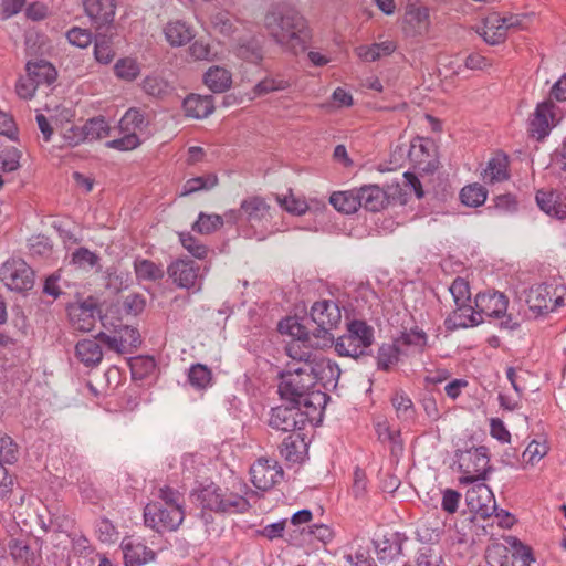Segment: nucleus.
I'll list each match as a JSON object with an SVG mask.
<instances>
[{
  "label": "nucleus",
  "mask_w": 566,
  "mask_h": 566,
  "mask_svg": "<svg viewBox=\"0 0 566 566\" xmlns=\"http://www.w3.org/2000/svg\"><path fill=\"white\" fill-rule=\"evenodd\" d=\"M342 319V312L337 303L329 300L315 302L310 316L300 322L296 317H286L279 323V331L301 342L304 347L313 349L329 348L334 344L332 329Z\"/></svg>",
  "instance_id": "f257e3e1"
},
{
  "label": "nucleus",
  "mask_w": 566,
  "mask_h": 566,
  "mask_svg": "<svg viewBox=\"0 0 566 566\" xmlns=\"http://www.w3.org/2000/svg\"><path fill=\"white\" fill-rule=\"evenodd\" d=\"M281 405L271 409L269 426L283 432L301 431L306 423L317 426L323 420L329 400L326 391H277Z\"/></svg>",
  "instance_id": "f03ea898"
},
{
  "label": "nucleus",
  "mask_w": 566,
  "mask_h": 566,
  "mask_svg": "<svg viewBox=\"0 0 566 566\" xmlns=\"http://www.w3.org/2000/svg\"><path fill=\"white\" fill-rule=\"evenodd\" d=\"M265 27L277 44L297 55L306 51L312 39L307 21L291 8L276 9L265 15Z\"/></svg>",
  "instance_id": "7ed1b4c3"
},
{
  "label": "nucleus",
  "mask_w": 566,
  "mask_h": 566,
  "mask_svg": "<svg viewBox=\"0 0 566 566\" xmlns=\"http://www.w3.org/2000/svg\"><path fill=\"white\" fill-rule=\"evenodd\" d=\"M374 343V328L365 321L353 319L347 324V332L334 339L333 346L339 356L354 359L368 355Z\"/></svg>",
  "instance_id": "20e7f679"
},
{
  "label": "nucleus",
  "mask_w": 566,
  "mask_h": 566,
  "mask_svg": "<svg viewBox=\"0 0 566 566\" xmlns=\"http://www.w3.org/2000/svg\"><path fill=\"white\" fill-rule=\"evenodd\" d=\"M474 304L479 316L500 319L501 329L514 331L520 327L518 319L507 314L509 298L505 294L497 291L480 292Z\"/></svg>",
  "instance_id": "39448f33"
},
{
  "label": "nucleus",
  "mask_w": 566,
  "mask_h": 566,
  "mask_svg": "<svg viewBox=\"0 0 566 566\" xmlns=\"http://www.w3.org/2000/svg\"><path fill=\"white\" fill-rule=\"evenodd\" d=\"M457 463L462 473L459 478L461 484L484 481L491 470L488 448L484 446L459 451Z\"/></svg>",
  "instance_id": "423d86ee"
},
{
  "label": "nucleus",
  "mask_w": 566,
  "mask_h": 566,
  "mask_svg": "<svg viewBox=\"0 0 566 566\" xmlns=\"http://www.w3.org/2000/svg\"><path fill=\"white\" fill-rule=\"evenodd\" d=\"M185 518L184 509L148 503L144 509L145 524L158 533L176 531Z\"/></svg>",
  "instance_id": "0eeeda50"
},
{
  "label": "nucleus",
  "mask_w": 566,
  "mask_h": 566,
  "mask_svg": "<svg viewBox=\"0 0 566 566\" xmlns=\"http://www.w3.org/2000/svg\"><path fill=\"white\" fill-rule=\"evenodd\" d=\"M0 280L8 289L24 292L34 285V272L24 260L11 259L0 268Z\"/></svg>",
  "instance_id": "6e6552de"
},
{
  "label": "nucleus",
  "mask_w": 566,
  "mask_h": 566,
  "mask_svg": "<svg viewBox=\"0 0 566 566\" xmlns=\"http://www.w3.org/2000/svg\"><path fill=\"white\" fill-rule=\"evenodd\" d=\"M168 277L172 283L185 290H201V279L199 264L189 258H179L167 266Z\"/></svg>",
  "instance_id": "1a4fd4ad"
},
{
  "label": "nucleus",
  "mask_w": 566,
  "mask_h": 566,
  "mask_svg": "<svg viewBox=\"0 0 566 566\" xmlns=\"http://www.w3.org/2000/svg\"><path fill=\"white\" fill-rule=\"evenodd\" d=\"M526 303L535 315H544L564 305V296L556 294V289L546 284L532 286L526 295Z\"/></svg>",
  "instance_id": "9d476101"
},
{
  "label": "nucleus",
  "mask_w": 566,
  "mask_h": 566,
  "mask_svg": "<svg viewBox=\"0 0 566 566\" xmlns=\"http://www.w3.org/2000/svg\"><path fill=\"white\" fill-rule=\"evenodd\" d=\"M555 104L546 99L536 105L534 113L528 118V133L533 138L543 140L556 125Z\"/></svg>",
  "instance_id": "9b49d317"
},
{
  "label": "nucleus",
  "mask_w": 566,
  "mask_h": 566,
  "mask_svg": "<svg viewBox=\"0 0 566 566\" xmlns=\"http://www.w3.org/2000/svg\"><path fill=\"white\" fill-rule=\"evenodd\" d=\"M465 502L469 510L482 518H488L496 511L495 497L491 489L480 482L467 491Z\"/></svg>",
  "instance_id": "f8f14e48"
},
{
  "label": "nucleus",
  "mask_w": 566,
  "mask_h": 566,
  "mask_svg": "<svg viewBox=\"0 0 566 566\" xmlns=\"http://www.w3.org/2000/svg\"><path fill=\"white\" fill-rule=\"evenodd\" d=\"M251 481L256 489L266 491L273 488L283 476L277 461L261 458L250 469Z\"/></svg>",
  "instance_id": "ddd939ff"
},
{
  "label": "nucleus",
  "mask_w": 566,
  "mask_h": 566,
  "mask_svg": "<svg viewBox=\"0 0 566 566\" xmlns=\"http://www.w3.org/2000/svg\"><path fill=\"white\" fill-rule=\"evenodd\" d=\"M84 10L96 31L114 30L116 4L114 0H84Z\"/></svg>",
  "instance_id": "4468645a"
},
{
  "label": "nucleus",
  "mask_w": 566,
  "mask_h": 566,
  "mask_svg": "<svg viewBox=\"0 0 566 566\" xmlns=\"http://www.w3.org/2000/svg\"><path fill=\"white\" fill-rule=\"evenodd\" d=\"M66 310L70 323L74 329L80 332L93 329L98 306L92 297L81 303L70 304Z\"/></svg>",
  "instance_id": "2eb2a0df"
},
{
  "label": "nucleus",
  "mask_w": 566,
  "mask_h": 566,
  "mask_svg": "<svg viewBox=\"0 0 566 566\" xmlns=\"http://www.w3.org/2000/svg\"><path fill=\"white\" fill-rule=\"evenodd\" d=\"M535 200L538 208L551 218L566 219V195L562 191L539 189L535 195Z\"/></svg>",
  "instance_id": "dca6fc26"
},
{
  "label": "nucleus",
  "mask_w": 566,
  "mask_h": 566,
  "mask_svg": "<svg viewBox=\"0 0 566 566\" xmlns=\"http://www.w3.org/2000/svg\"><path fill=\"white\" fill-rule=\"evenodd\" d=\"M484 322V318L478 315L475 306L471 303L455 305V308L444 319L446 329L453 332L459 328L478 326Z\"/></svg>",
  "instance_id": "f3484780"
},
{
  "label": "nucleus",
  "mask_w": 566,
  "mask_h": 566,
  "mask_svg": "<svg viewBox=\"0 0 566 566\" xmlns=\"http://www.w3.org/2000/svg\"><path fill=\"white\" fill-rule=\"evenodd\" d=\"M120 546L126 566H140L155 557V553L139 541L125 538Z\"/></svg>",
  "instance_id": "a211bd4d"
},
{
  "label": "nucleus",
  "mask_w": 566,
  "mask_h": 566,
  "mask_svg": "<svg viewBox=\"0 0 566 566\" xmlns=\"http://www.w3.org/2000/svg\"><path fill=\"white\" fill-rule=\"evenodd\" d=\"M166 41L172 46H184L195 38L191 25L182 20H170L164 27Z\"/></svg>",
  "instance_id": "6ab92c4d"
},
{
  "label": "nucleus",
  "mask_w": 566,
  "mask_h": 566,
  "mask_svg": "<svg viewBox=\"0 0 566 566\" xmlns=\"http://www.w3.org/2000/svg\"><path fill=\"white\" fill-rule=\"evenodd\" d=\"M182 108L187 117L206 118L214 111L211 95L190 94L182 102Z\"/></svg>",
  "instance_id": "aec40b11"
},
{
  "label": "nucleus",
  "mask_w": 566,
  "mask_h": 566,
  "mask_svg": "<svg viewBox=\"0 0 566 566\" xmlns=\"http://www.w3.org/2000/svg\"><path fill=\"white\" fill-rule=\"evenodd\" d=\"M359 201L367 211L377 212L384 209L389 200L387 193L377 185H365L358 188Z\"/></svg>",
  "instance_id": "412c9836"
},
{
  "label": "nucleus",
  "mask_w": 566,
  "mask_h": 566,
  "mask_svg": "<svg viewBox=\"0 0 566 566\" xmlns=\"http://www.w3.org/2000/svg\"><path fill=\"white\" fill-rule=\"evenodd\" d=\"M314 377L303 367L281 373V382L277 389H312Z\"/></svg>",
  "instance_id": "4be33fe9"
},
{
  "label": "nucleus",
  "mask_w": 566,
  "mask_h": 566,
  "mask_svg": "<svg viewBox=\"0 0 566 566\" xmlns=\"http://www.w3.org/2000/svg\"><path fill=\"white\" fill-rule=\"evenodd\" d=\"M280 454L286 462L300 463L306 453V443L301 433L287 436L280 444Z\"/></svg>",
  "instance_id": "5701e85b"
},
{
  "label": "nucleus",
  "mask_w": 566,
  "mask_h": 566,
  "mask_svg": "<svg viewBox=\"0 0 566 566\" xmlns=\"http://www.w3.org/2000/svg\"><path fill=\"white\" fill-rule=\"evenodd\" d=\"M358 188L345 191H334L329 196V203L338 211L345 214L355 213L360 207Z\"/></svg>",
  "instance_id": "b1692460"
},
{
  "label": "nucleus",
  "mask_w": 566,
  "mask_h": 566,
  "mask_svg": "<svg viewBox=\"0 0 566 566\" xmlns=\"http://www.w3.org/2000/svg\"><path fill=\"white\" fill-rule=\"evenodd\" d=\"M28 75L38 84L51 85L57 76L55 67L45 60L29 61L25 65Z\"/></svg>",
  "instance_id": "393cba45"
},
{
  "label": "nucleus",
  "mask_w": 566,
  "mask_h": 566,
  "mask_svg": "<svg viewBox=\"0 0 566 566\" xmlns=\"http://www.w3.org/2000/svg\"><path fill=\"white\" fill-rule=\"evenodd\" d=\"M114 31L99 30L96 31L94 38V55L97 62L102 64H108L115 56V50L113 46Z\"/></svg>",
  "instance_id": "a878e982"
},
{
  "label": "nucleus",
  "mask_w": 566,
  "mask_h": 566,
  "mask_svg": "<svg viewBox=\"0 0 566 566\" xmlns=\"http://www.w3.org/2000/svg\"><path fill=\"white\" fill-rule=\"evenodd\" d=\"M75 353L77 358L88 367L98 365L103 358V350L96 337L80 340L75 346Z\"/></svg>",
  "instance_id": "bb28decb"
},
{
  "label": "nucleus",
  "mask_w": 566,
  "mask_h": 566,
  "mask_svg": "<svg viewBox=\"0 0 566 566\" xmlns=\"http://www.w3.org/2000/svg\"><path fill=\"white\" fill-rule=\"evenodd\" d=\"M479 34L490 45L501 44L507 36L505 25L502 24L501 17L496 13L484 19L482 32L479 31Z\"/></svg>",
  "instance_id": "cd10ccee"
},
{
  "label": "nucleus",
  "mask_w": 566,
  "mask_h": 566,
  "mask_svg": "<svg viewBox=\"0 0 566 566\" xmlns=\"http://www.w3.org/2000/svg\"><path fill=\"white\" fill-rule=\"evenodd\" d=\"M397 49L394 41L373 43L371 45H359L355 48L357 56L365 62H375L384 56L391 55Z\"/></svg>",
  "instance_id": "c85d7f7f"
},
{
  "label": "nucleus",
  "mask_w": 566,
  "mask_h": 566,
  "mask_svg": "<svg viewBox=\"0 0 566 566\" xmlns=\"http://www.w3.org/2000/svg\"><path fill=\"white\" fill-rule=\"evenodd\" d=\"M509 158L504 153L495 154L484 169L483 179L491 184L501 182L509 178Z\"/></svg>",
  "instance_id": "c756f323"
},
{
  "label": "nucleus",
  "mask_w": 566,
  "mask_h": 566,
  "mask_svg": "<svg viewBox=\"0 0 566 566\" xmlns=\"http://www.w3.org/2000/svg\"><path fill=\"white\" fill-rule=\"evenodd\" d=\"M133 265L138 281L157 282L165 276L163 266L151 260L136 258Z\"/></svg>",
  "instance_id": "7c9ffc66"
},
{
  "label": "nucleus",
  "mask_w": 566,
  "mask_h": 566,
  "mask_svg": "<svg viewBox=\"0 0 566 566\" xmlns=\"http://www.w3.org/2000/svg\"><path fill=\"white\" fill-rule=\"evenodd\" d=\"M203 81L212 92L222 93L231 86L232 77L228 70L212 66L205 73Z\"/></svg>",
  "instance_id": "2f4dec72"
},
{
  "label": "nucleus",
  "mask_w": 566,
  "mask_h": 566,
  "mask_svg": "<svg viewBox=\"0 0 566 566\" xmlns=\"http://www.w3.org/2000/svg\"><path fill=\"white\" fill-rule=\"evenodd\" d=\"M400 348L402 346L413 347L415 352L422 354L428 347V335L418 326L405 329L401 335L395 339Z\"/></svg>",
  "instance_id": "473e14b6"
},
{
  "label": "nucleus",
  "mask_w": 566,
  "mask_h": 566,
  "mask_svg": "<svg viewBox=\"0 0 566 566\" xmlns=\"http://www.w3.org/2000/svg\"><path fill=\"white\" fill-rule=\"evenodd\" d=\"M429 10L426 7L410 8L407 11L405 23L412 28L413 35H422L429 30Z\"/></svg>",
  "instance_id": "72a5a7b5"
},
{
  "label": "nucleus",
  "mask_w": 566,
  "mask_h": 566,
  "mask_svg": "<svg viewBox=\"0 0 566 566\" xmlns=\"http://www.w3.org/2000/svg\"><path fill=\"white\" fill-rule=\"evenodd\" d=\"M197 501L203 509L220 512L222 503V489L213 483L200 489L196 494Z\"/></svg>",
  "instance_id": "f704fd0d"
},
{
  "label": "nucleus",
  "mask_w": 566,
  "mask_h": 566,
  "mask_svg": "<svg viewBox=\"0 0 566 566\" xmlns=\"http://www.w3.org/2000/svg\"><path fill=\"white\" fill-rule=\"evenodd\" d=\"M241 210L248 221H261L269 213V206L261 197H250L241 202Z\"/></svg>",
  "instance_id": "c9c22d12"
},
{
  "label": "nucleus",
  "mask_w": 566,
  "mask_h": 566,
  "mask_svg": "<svg viewBox=\"0 0 566 566\" xmlns=\"http://www.w3.org/2000/svg\"><path fill=\"white\" fill-rule=\"evenodd\" d=\"M402 354V348L399 347L396 340L392 344H382L379 347L377 354L378 368L382 370H389L399 361V358Z\"/></svg>",
  "instance_id": "e433bc0d"
},
{
  "label": "nucleus",
  "mask_w": 566,
  "mask_h": 566,
  "mask_svg": "<svg viewBox=\"0 0 566 566\" xmlns=\"http://www.w3.org/2000/svg\"><path fill=\"white\" fill-rule=\"evenodd\" d=\"M218 185V176L216 174H207L188 179L181 190V196H189L191 193L210 190Z\"/></svg>",
  "instance_id": "4c0bfd02"
},
{
  "label": "nucleus",
  "mask_w": 566,
  "mask_h": 566,
  "mask_svg": "<svg viewBox=\"0 0 566 566\" xmlns=\"http://www.w3.org/2000/svg\"><path fill=\"white\" fill-rule=\"evenodd\" d=\"M291 81L281 74L270 75L254 86L256 95H264L272 92L285 91L291 87Z\"/></svg>",
  "instance_id": "58836bf2"
},
{
  "label": "nucleus",
  "mask_w": 566,
  "mask_h": 566,
  "mask_svg": "<svg viewBox=\"0 0 566 566\" xmlns=\"http://www.w3.org/2000/svg\"><path fill=\"white\" fill-rule=\"evenodd\" d=\"M86 140H97L109 135L111 127L103 116L90 118L83 125Z\"/></svg>",
  "instance_id": "ea45409f"
},
{
  "label": "nucleus",
  "mask_w": 566,
  "mask_h": 566,
  "mask_svg": "<svg viewBox=\"0 0 566 566\" xmlns=\"http://www.w3.org/2000/svg\"><path fill=\"white\" fill-rule=\"evenodd\" d=\"M488 197L486 189L479 184L468 185L460 192L461 202L468 207L482 206Z\"/></svg>",
  "instance_id": "a19ab883"
},
{
  "label": "nucleus",
  "mask_w": 566,
  "mask_h": 566,
  "mask_svg": "<svg viewBox=\"0 0 566 566\" xmlns=\"http://www.w3.org/2000/svg\"><path fill=\"white\" fill-rule=\"evenodd\" d=\"M188 380L197 389H206L212 385V371L203 364H193L188 371Z\"/></svg>",
  "instance_id": "79ce46f5"
},
{
  "label": "nucleus",
  "mask_w": 566,
  "mask_h": 566,
  "mask_svg": "<svg viewBox=\"0 0 566 566\" xmlns=\"http://www.w3.org/2000/svg\"><path fill=\"white\" fill-rule=\"evenodd\" d=\"M143 91L153 97L163 98L170 92L169 83L159 75H148L142 84Z\"/></svg>",
  "instance_id": "37998d69"
},
{
  "label": "nucleus",
  "mask_w": 566,
  "mask_h": 566,
  "mask_svg": "<svg viewBox=\"0 0 566 566\" xmlns=\"http://www.w3.org/2000/svg\"><path fill=\"white\" fill-rule=\"evenodd\" d=\"M223 226V218L219 214H207L200 212L192 229L202 234H209Z\"/></svg>",
  "instance_id": "c03bdc74"
},
{
  "label": "nucleus",
  "mask_w": 566,
  "mask_h": 566,
  "mask_svg": "<svg viewBox=\"0 0 566 566\" xmlns=\"http://www.w3.org/2000/svg\"><path fill=\"white\" fill-rule=\"evenodd\" d=\"M98 262L99 256L84 247L76 249L71 256V263L83 270L93 269Z\"/></svg>",
  "instance_id": "a18cd8bd"
},
{
  "label": "nucleus",
  "mask_w": 566,
  "mask_h": 566,
  "mask_svg": "<svg viewBox=\"0 0 566 566\" xmlns=\"http://www.w3.org/2000/svg\"><path fill=\"white\" fill-rule=\"evenodd\" d=\"M220 506H222L220 512L241 513L248 510L249 503L243 496L222 490V503Z\"/></svg>",
  "instance_id": "49530a36"
},
{
  "label": "nucleus",
  "mask_w": 566,
  "mask_h": 566,
  "mask_svg": "<svg viewBox=\"0 0 566 566\" xmlns=\"http://www.w3.org/2000/svg\"><path fill=\"white\" fill-rule=\"evenodd\" d=\"M114 72L116 76L122 80L133 81L138 76L140 69L138 63L134 59L124 57L119 59L115 63Z\"/></svg>",
  "instance_id": "de8ad7c7"
},
{
  "label": "nucleus",
  "mask_w": 566,
  "mask_h": 566,
  "mask_svg": "<svg viewBox=\"0 0 566 566\" xmlns=\"http://www.w3.org/2000/svg\"><path fill=\"white\" fill-rule=\"evenodd\" d=\"M145 126L144 114L137 108H129L122 119L119 120V127L123 132L142 130Z\"/></svg>",
  "instance_id": "09e8293b"
},
{
  "label": "nucleus",
  "mask_w": 566,
  "mask_h": 566,
  "mask_svg": "<svg viewBox=\"0 0 566 566\" xmlns=\"http://www.w3.org/2000/svg\"><path fill=\"white\" fill-rule=\"evenodd\" d=\"M453 297L454 305L471 303V292L467 280L463 277H455L449 287Z\"/></svg>",
  "instance_id": "8fccbe9b"
},
{
  "label": "nucleus",
  "mask_w": 566,
  "mask_h": 566,
  "mask_svg": "<svg viewBox=\"0 0 566 566\" xmlns=\"http://www.w3.org/2000/svg\"><path fill=\"white\" fill-rule=\"evenodd\" d=\"M122 344L125 346V353L132 354L142 344L140 334L137 328L125 325L118 329Z\"/></svg>",
  "instance_id": "3c124183"
},
{
  "label": "nucleus",
  "mask_w": 566,
  "mask_h": 566,
  "mask_svg": "<svg viewBox=\"0 0 566 566\" xmlns=\"http://www.w3.org/2000/svg\"><path fill=\"white\" fill-rule=\"evenodd\" d=\"M21 151L15 147H8L0 153V170L15 171L20 167Z\"/></svg>",
  "instance_id": "603ef678"
},
{
  "label": "nucleus",
  "mask_w": 566,
  "mask_h": 566,
  "mask_svg": "<svg viewBox=\"0 0 566 566\" xmlns=\"http://www.w3.org/2000/svg\"><path fill=\"white\" fill-rule=\"evenodd\" d=\"M140 144V139L134 132H126V134L117 139H113L106 143L108 148H113L120 151L133 150Z\"/></svg>",
  "instance_id": "864d4df0"
},
{
  "label": "nucleus",
  "mask_w": 566,
  "mask_h": 566,
  "mask_svg": "<svg viewBox=\"0 0 566 566\" xmlns=\"http://www.w3.org/2000/svg\"><path fill=\"white\" fill-rule=\"evenodd\" d=\"M394 408L397 411V416L403 419H410L413 416V403L410 397L396 392L391 398Z\"/></svg>",
  "instance_id": "5fc2aeb1"
},
{
  "label": "nucleus",
  "mask_w": 566,
  "mask_h": 566,
  "mask_svg": "<svg viewBox=\"0 0 566 566\" xmlns=\"http://www.w3.org/2000/svg\"><path fill=\"white\" fill-rule=\"evenodd\" d=\"M238 56L248 62L256 64L263 59V51L258 42L250 41L238 48Z\"/></svg>",
  "instance_id": "6e6d98bb"
},
{
  "label": "nucleus",
  "mask_w": 566,
  "mask_h": 566,
  "mask_svg": "<svg viewBox=\"0 0 566 566\" xmlns=\"http://www.w3.org/2000/svg\"><path fill=\"white\" fill-rule=\"evenodd\" d=\"M66 39L72 45L81 49L87 48L93 41L92 33L88 30L77 27L70 29L66 32Z\"/></svg>",
  "instance_id": "4d7b16f0"
},
{
  "label": "nucleus",
  "mask_w": 566,
  "mask_h": 566,
  "mask_svg": "<svg viewBox=\"0 0 566 566\" xmlns=\"http://www.w3.org/2000/svg\"><path fill=\"white\" fill-rule=\"evenodd\" d=\"M17 460V444L8 437H0V462L11 464Z\"/></svg>",
  "instance_id": "13d9d810"
},
{
  "label": "nucleus",
  "mask_w": 566,
  "mask_h": 566,
  "mask_svg": "<svg viewBox=\"0 0 566 566\" xmlns=\"http://www.w3.org/2000/svg\"><path fill=\"white\" fill-rule=\"evenodd\" d=\"M180 241L182 247L197 259H205L208 253L206 245L201 244L191 234H181Z\"/></svg>",
  "instance_id": "bf43d9fd"
},
{
  "label": "nucleus",
  "mask_w": 566,
  "mask_h": 566,
  "mask_svg": "<svg viewBox=\"0 0 566 566\" xmlns=\"http://www.w3.org/2000/svg\"><path fill=\"white\" fill-rule=\"evenodd\" d=\"M533 560L531 548L515 541L512 553V566H530Z\"/></svg>",
  "instance_id": "052dcab7"
},
{
  "label": "nucleus",
  "mask_w": 566,
  "mask_h": 566,
  "mask_svg": "<svg viewBox=\"0 0 566 566\" xmlns=\"http://www.w3.org/2000/svg\"><path fill=\"white\" fill-rule=\"evenodd\" d=\"M38 87L39 85L28 74L20 76L15 83V92L22 99H31Z\"/></svg>",
  "instance_id": "680f3d73"
},
{
  "label": "nucleus",
  "mask_w": 566,
  "mask_h": 566,
  "mask_svg": "<svg viewBox=\"0 0 566 566\" xmlns=\"http://www.w3.org/2000/svg\"><path fill=\"white\" fill-rule=\"evenodd\" d=\"M159 502H153V504L169 506H177V509H182V497L178 491L172 490L171 488H163L159 490Z\"/></svg>",
  "instance_id": "e2e57ef3"
},
{
  "label": "nucleus",
  "mask_w": 566,
  "mask_h": 566,
  "mask_svg": "<svg viewBox=\"0 0 566 566\" xmlns=\"http://www.w3.org/2000/svg\"><path fill=\"white\" fill-rule=\"evenodd\" d=\"M500 406L507 411H514L522 406L521 391H504L499 395Z\"/></svg>",
  "instance_id": "0e129e2a"
},
{
  "label": "nucleus",
  "mask_w": 566,
  "mask_h": 566,
  "mask_svg": "<svg viewBox=\"0 0 566 566\" xmlns=\"http://www.w3.org/2000/svg\"><path fill=\"white\" fill-rule=\"evenodd\" d=\"M96 339L103 345H105L109 350L116 354H126L125 346L122 344V340L118 335V331L115 332L114 335L106 334L101 332L97 334Z\"/></svg>",
  "instance_id": "69168bd1"
},
{
  "label": "nucleus",
  "mask_w": 566,
  "mask_h": 566,
  "mask_svg": "<svg viewBox=\"0 0 566 566\" xmlns=\"http://www.w3.org/2000/svg\"><path fill=\"white\" fill-rule=\"evenodd\" d=\"M490 433L491 436L502 443H507L511 440V434L503 421L499 418H492L490 420Z\"/></svg>",
  "instance_id": "338daca9"
},
{
  "label": "nucleus",
  "mask_w": 566,
  "mask_h": 566,
  "mask_svg": "<svg viewBox=\"0 0 566 566\" xmlns=\"http://www.w3.org/2000/svg\"><path fill=\"white\" fill-rule=\"evenodd\" d=\"M61 275L59 273H53L49 275L43 284V293L48 296H51L53 300L59 298L63 291L59 284Z\"/></svg>",
  "instance_id": "774afa93"
}]
</instances>
